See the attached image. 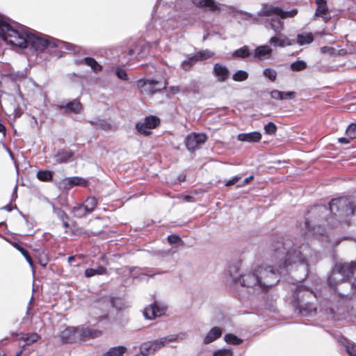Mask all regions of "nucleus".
Returning a JSON list of instances; mask_svg holds the SVG:
<instances>
[{
  "instance_id": "nucleus-42",
  "label": "nucleus",
  "mask_w": 356,
  "mask_h": 356,
  "mask_svg": "<svg viewBox=\"0 0 356 356\" xmlns=\"http://www.w3.org/2000/svg\"><path fill=\"white\" fill-rule=\"evenodd\" d=\"M307 67V63L303 60H297L291 64V69L293 71L299 72Z\"/></svg>"
},
{
  "instance_id": "nucleus-18",
  "label": "nucleus",
  "mask_w": 356,
  "mask_h": 356,
  "mask_svg": "<svg viewBox=\"0 0 356 356\" xmlns=\"http://www.w3.org/2000/svg\"><path fill=\"white\" fill-rule=\"evenodd\" d=\"M60 109H63L65 113H77L81 110L82 106L77 100H73L65 105H58Z\"/></svg>"
},
{
  "instance_id": "nucleus-61",
  "label": "nucleus",
  "mask_w": 356,
  "mask_h": 356,
  "mask_svg": "<svg viewBox=\"0 0 356 356\" xmlns=\"http://www.w3.org/2000/svg\"><path fill=\"white\" fill-rule=\"evenodd\" d=\"M21 114H22V113H21V112L19 111V109H16V110L15 111V116L16 118H19V117H20V116H21Z\"/></svg>"
},
{
  "instance_id": "nucleus-52",
  "label": "nucleus",
  "mask_w": 356,
  "mask_h": 356,
  "mask_svg": "<svg viewBox=\"0 0 356 356\" xmlns=\"http://www.w3.org/2000/svg\"><path fill=\"white\" fill-rule=\"evenodd\" d=\"M270 97L277 100H282V95L281 91L277 90H274L270 92Z\"/></svg>"
},
{
  "instance_id": "nucleus-1",
  "label": "nucleus",
  "mask_w": 356,
  "mask_h": 356,
  "mask_svg": "<svg viewBox=\"0 0 356 356\" xmlns=\"http://www.w3.org/2000/svg\"><path fill=\"white\" fill-rule=\"evenodd\" d=\"M312 259V250L307 244L298 246L290 239L280 238L271 244L268 263L240 274L235 267L230 268L229 273L235 284L259 294L277 284L281 275L293 270H301L304 276L300 279L304 280Z\"/></svg>"
},
{
  "instance_id": "nucleus-16",
  "label": "nucleus",
  "mask_w": 356,
  "mask_h": 356,
  "mask_svg": "<svg viewBox=\"0 0 356 356\" xmlns=\"http://www.w3.org/2000/svg\"><path fill=\"white\" fill-rule=\"evenodd\" d=\"M213 74L219 82H224L228 79L229 72L226 66L216 63L213 66Z\"/></svg>"
},
{
  "instance_id": "nucleus-10",
  "label": "nucleus",
  "mask_w": 356,
  "mask_h": 356,
  "mask_svg": "<svg viewBox=\"0 0 356 356\" xmlns=\"http://www.w3.org/2000/svg\"><path fill=\"white\" fill-rule=\"evenodd\" d=\"M79 327H68L62 330L59 337L63 343L80 341Z\"/></svg>"
},
{
  "instance_id": "nucleus-58",
  "label": "nucleus",
  "mask_w": 356,
  "mask_h": 356,
  "mask_svg": "<svg viewBox=\"0 0 356 356\" xmlns=\"http://www.w3.org/2000/svg\"><path fill=\"white\" fill-rule=\"evenodd\" d=\"M159 24L162 26L163 29H168V27L167 26L165 22L163 21H161L159 20Z\"/></svg>"
},
{
  "instance_id": "nucleus-38",
  "label": "nucleus",
  "mask_w": 356,
  "mask_h": 356,
  "mask_svg": "<svg viewBox=\"0 0 356 356\" xmlns=\"http://www.w3.org/2000/svg\"><path fill=\"white\" fill-rule=\"evenodd\" d=\"M37 252V257L39 264L42 266L45 267L49 262L47 253L44 250H38Z\"/></svg>"
},
{
  "instance_id": "nucleus-19",
  "label": "nucleus",
  "mask_w": 356,
  "mask_h": 356,
  "mask_svg": "<svg viewBox=\"0 0 356 356\" xmlns=\"http://www.w3.org/2000/svg\"><path fill=\"white\" fill-rule=\"evenodd\" d=\"M237 139L243 142L256 143L261 139V134L259 131L239 134Z\"/></svg>"
},
{
  "instance_id": "nucleus-40",
  "label": "nucleus",
  "mask_w": 356,
  "mask_h": 356,
  "mask_svg": "<svg viewBox=\"0 0 356 356\" xmlns=\"http://www.w3.org/2000/svg\"><path fill=\"white\" fill-rule=\"evenodd\" d=\"M234 352L231 348H220L213 351L212 356H233Z\"/></svg>"
},
{
  "instance_id": "nucleus-15",
  "label": "nucleus",
  "mask_w": 356,
  "mask_h": 356,
  "mask_svg": "<svg viewBox=\"0 0 356 356\" xmlns=\"http://www.w3.org/2000/svg\"><path fill=\"white\" fill-rule=\"evenodd\" d=\"M273 53L272 48L267 45H260L254 49V58L259 60H264L269 59Z\"/></svg>"
},
{
  "instance_id": "nucleus-45",
  "label": "nucleus",
  "mask_w": 356,
  "mask_h": 356,
  "mask_svg": "<svg viewBox=\"0 0 356 356\" xmlns=\"http://www.w3.org/2000/svg\"><path fill=\"white\" fill-rule=\"evenodd\" d=\"M346 136L350 139H356V124H350L346 130Z\"/></svg>"
},
{
  "instance_id": "nucleus-4",
  "label": "nucleus",
  "mask_w": 356,
  "mask_h": 356,
  "mask_svg": "<svg viewBox=\"0 0 356 356\" xmlns=\"http://www.w3.org/2000/svg\"><path fill=\"white\" fill-rule=\"evenodd\" d=\"M291 290L293 292V301L296 302V306L299 307L300 313L302 316H312L316 313V308L312 304L305 303L304 305L301 304L305 296L316 298V294L311 288L296 284L291 286Z\"/></svg>"
},
{
  "instance_id": "nucleus-33",
  "label": "nucleus",
  "mask_w": 356,
  "mask_h": 356,
  "mask_svg": "<svg viewBox=\"0 0 356 356\" xmlns=\"http://www.w3.org/2000/svg\"><path fill=\"white\" fill-rule=\"evenodd\" d=\"M37 178L42 181H51L53 178V172L49 170H40L37 172Z\"/></svg>"
},
{
  "instance_id": "nucleus-23",
  "label": "nucleus",
  "mask_w": 356,
  "mask_h": 356,
  "mask_svg": "<svg viewBox=\"0 0 356 356\" xmlns=\"http://www.w3.org/2000/svg\"><path fill=\"white\" fill-rule=\"evenodd\" d=\"M7 77L15 83L21 81L26 77V70L10 72L8 74Z\"/></svg>"
},
{
  "instance_id": "nucleus-6",
  "label": "nucleus",
  "mask_w": 356,
  "mask_h": 356,
  "mask_svg": "<svg viewBox=\"0 0 356 356\" xmlns=\"http://www.w3.org/2000/svg\"><path fill=\"white\" fill-rule=\"evenodd\" d=\"M329 207L330 212L339 218L353 215L355 211L353 202L347 197L333 199L330 201Z\"/></svg>"
},
{
  "instance_id": "nucleus-49",
  "label": "nucleus",
  "mask_w": 356,
  "mask_h": 356,
  "mask_svg": "<svg viewBox=\"0 0 356 356\" xmlns=\"http://www.w3.org/2000/svg\"><path fill=\"white\" fill-rule=\"evenodd\" d=\"M281 95H282V100L288 99H293L296 97V92H292V91H289V92H282L281 91Z\"/></svg>"
},
{
  "instance_id": "nucleus-50",
  "label": "nucleus",
  "mask_w": 356,
  "mask_h": 356,
  "mask_svg": "<svg viewBox=\"0 0 356 356\" xmlns=\"http://www.w3.org/2000/svg\"><path fill=\"white\" fill-rule=\"evenodd\" d=\"M168 241L170 244H176L181 242V238L177 235H170L168 237Z\"/></svg>"
},
{
  "instance_id": "nucleus-21",
  "label": "nucleus",
  "mask_w": 356,
  "mask_h": 356,
  "mask_svg": "<svg viewBox=\"0 0 356 356\" xmlns=\"http://www.w3.org/2000/svg\"><path fill=\"white\" fill-rule=\"evenodd\" d=\"M198 7H207L210 10H216L218 6L213 0H191Z\"/></svg>"
},
{
  "instance_id": "nucleus-20",
  "label": "nucleus",
  "mask_w": 356,
  "mask_h": 356,
  "mask_svg": "<svg viewBox=\"0 0 356 356\" xmlns=\"http://www.w3.org/2000/svg\"><path fill=\"white\" fill-rule=\"evenodd\" d=\"M73 155L74 153L70 149H61L54 156V159L55 162L57 163H67L70 160Z\"/></svg>"
},
{
  "instance_id": "nucleus-28",
  "label": "nucleus",
  "mask_w": 356,
  "mask_h": 356,
  "mask_svg": "<svg viewBox=\"0 0 356 356\" xmlns=\"http://www.w3.org/2000/svg\"><path fill=\"white\" fill-rule=\"evenodd\" d=\"M14 246L22 253V254L25 257L26 260L29 263V266H31L33 273H35V266L33 264V260L29 255V252L22 246L18 245L17 243H15Z\"/></svg>"
},
{
  "instance_id": "nucleus-54",
  "label": "nucleus",
  "mask_w": 356,
  "mask_h": 356,
  "mask_svg": "<svg viewBox=\"0 0 356 356\" xmlns=\"http://www.w3.org/2000/svg\"><path fill=\"white\" fill-rule=\"evenodd\" d=\"M239 179H240V177L236 176V177H234L233 179L227 181V183L225 184V186H232V185L235 184Z\"/></svg>"
},
{
  "instance_id": "nucleus-32",
  "label": "nucleus",
  "mask_w": 356,
  "mask_h": 356,
  "mask_svg": "<svg viewBox=\"0 0 356 356\" xmlns=\"http://www.w3.org/2000/svg\"><path fill=\"white\" fill-rule=\"evenodd\" d=\"M328 12V8L327 3L323 5L317 6V8L315 12V15L316 17H322L325 22L329 19V17H326V15Z\"/></svg>"
},
{
  "instance_id": "nucleus-43",
  "label": "nucleus",
  "mask_w": 356,
  "mask_h": 356,
  "mask_svg": "<svg viewBox=\"0 0 356 356\" xmlns=\"http://www.w3.org/2000/svg\"><path fill=\"white\" fill-rule=\"evenodd\" d=\"M111 69L115 71L118 79L123 81H127L129 79L128 74L125 70L120 67H112Z\"/></svg>"
},
{
  "instance_id": "nucleus-39",
  "label": "nucleus",
  "mask_w": 356,
  "mask_h": 356,
  "mask_svg": "<svg viewBox=\"0 0 356 356\" xmlns=\"http://www.w3.org/2000/svg\"><path fill=\"white\" fill-rule=\"evenodd\" d=\"M248 73L244 70H238L232 75V79L235 81H243L248 78Z\"/></svg>"
},
{
  "instance_id": "nucleus-35",
  "label": "nucleus",
  "mask_w": 356,
  "mask_h": 356,
  "mask_svg": "<svg viewBox=\"0 0 356 356\" xmlns=\"http://www.w3.org/2000/svg\"><path fill=\"white\" fill-rule=\"evenodd\" d=\"M159 119L156 116L147 117L144 121V124H145L149 130L155 128L159 124Z\"/></svg>"
},
{
  "instance_id": "nucleus-31",
  "label": "nucleus",
  "mask_w": 356,
  "mask_h": 356,
  "mask_svg": "<svg viewBox=\"0 0 356 356\" xmlns=\"http://www.w3.org/2000/svg\"><path fill=\"white\" fill-rule=\"evenodd\" d=\"M214 56V53L209 49L201 50L195 54V56L198 61L205 60Z\"/></svg>"
},
{
  "instance_id": "nucleus-62",
  "label": "nucleus",
  "mask_w": 356,
  "mask_h": 356,
  "mask_svg": "<svg viewBox=\"0 0 356 356\" xmlns=\"http://www.w3.org/2000/svg\"><path fill=\"white\" fill-rule=\"evenodd\" d=\"M115 300H116L115 299H112V300L109 299L108 301V304L112 305L113 307H115Z\"/></svg>"
},
{
  "instance_id": "nucleus-3",
  "label": "nucleus",
  "mask_w": 356,
  "mask_h": 356,
  "mask_svg": "<svg viewBox=\"0 0 356 356\" xmlns=\"http://www.w3.org/2000/svg\"><path fill=\"white\" fill-rule=\"evenodd\" d=\"M296 14V10L285 12L279 7L268 3H263L261 8L256 15L247 13H245V17L247 19L252 21H257L258 17H266V27L272 29L275 33H280L284 29L282 19L286 17H292Z\"/></svg>"
},
{
  "instance_id": "nucleus-36",
  "label": "nucleus",
  "mask_w": 356,
  "mask_h": 356,
  "mask_svg": "<svg viewBox=\"0 0 356 356\" xmlns=\"http://www.w3.org/2000/svg\"><path fill=\"white\" fill-rule=\"evenodd\" d=\"M224 340L226 343L233 345H239L242 343L243 340L233 334H227L224 336Z\"/></svg>"
},
{
  "instance_id": "nucleus-8",
  "label": "nucleus",
  "mask_w": 356,
  "mask_h": 356,
  "mask_svg": "<svg viewBox=\"0 0 356 356\" xmlns=\"http://www.w3.org/2000/svg\"><path fill=\"white\" fill-rule=\"evenodd\" d=\"M166 309L167 307L165 305L154 302L144 309L143 316L146 319L153 320L163 316Z\"/></svg>"
},
{
  "instance_id": "nucleus-41",
  "label": "nucleus",
  "mask_w": 356,
  "mask_h": 356,
  "mask_svg": "<svg viewBox=\"0 0 356 356\" xmlns=\"http://www.w3.org/2000/svg\"><path fill=\"white\" fill-rule=\"evenodd\" d=\"M140 351L143 356H147L149 354L154 353L149 341L142 343L140 348Z\"/></svg>"
},
{
  "instance_id": "nucleus-22",
  "label": "nucleus",
  "mask_w": 356,
  "mask_h": 356,
  "mask_svg": "<svg viewBox=\"0 0 356 356\" xmlns=\"http://www.w3.org/2000/svg\"><path fill=\"white\" fill-rule=\"evenodd\" d=\"M314 40V36L312 33H303L298 34L296 43L299 45L309 44Z\"/></svg>"
},
{
  "instance_id": "nucleus-47",
  "label": "nucleus",
  "mask_w": 356,
  "mask_h": 356,
  "mask_svg": "<svg viewBox=\"0 0 356 356\" xmlns=\"http://www.w3.org/2000/svg\"><path fill=\"white\" fill-rule=\"evenodd\" d=\"M136 129L138 132L143 134L144 135H149L151 134V131L149 128L144 124V122H138L136 124Z\"/></svg>"
},
{
  "instance_id": "nucleus-51",
  "label": "nucleus",
  "mask_w": 356,
  "mask_h": 356,
  "mask_svg": "<svg viewBox=\"0 0 356 356\" xmlns=\"http://www.w3.org/2000/svg\"><path fill=\"white\" fill-rule=\"evenodd\" d=\"M305 226H306V228L307 229V232H313V234L314 235H318V234H323V233H320L318 232V229L320 228H316V227H314L312 229L310 228V225H309V222H305Z\"/></svg>"
},
{
  "instance_id": "nucleus-37",
  "label": "nucleus",
  "mask_w": 356,
  "mask_h": 356,
  "mask_svg": "<svg viewBox=\"0 0 356 356\" xmlns=\"http://www.w3.org/2000/svg\"><path fill=\"white\" fill-rule=\"evenodd\" d=\"M197 62L195 55L184 60L181 63V67L184 70H189Z\"/></svg>"
},
{
  "instance_id": "nucleus-25",
  "label": "nucleus",
  "mask_w": 356,
  "mask_h": 356,
  "mask_svg": "<svg viewBox=\"0 0 356 356\" xmlns=\"http://www.w3.org/2000/svg\"><path fill=\"white\" fill-rule=\"evenodd\" d=\"M340 342L345 346L346 350L349 356H356V345L348 341L346 338H341Z\"/></svg>"
},
{
  "instance_id": "nucleus-55",
  "label": "nucleus",
  "mask_w": 356,
  "mask_h": 356,
  "mask_svg": "<svg viewBox=\"0 0 356 356\" xmlns=\"http://www.w3.org/2000/svg\"><path fill=\"white\" fill-rule=\"evenodd\" d=\"M350 138H349L347 136L346 137H341L338 138L339 143L341 144H348L350 142Z\"/></svg>"
},
{
  "instance_id": "nucleus-2",
  "label": "nucleus",
  "mask_w": 356,
  "mask_h": 356,
  "mask_svg": "<svg viewBox=\"0 0 356 356\" xmlns=\"http://www.w3.org/2000/svg\"><path fill=\"white\" fill-rule=\"evenodd\" d=\"M0 37L8 44L19 48L31 47L38 53L55 54L74 51L73 44L30 30L0 14Z\"/></svg>"
},
{
  "instance_id": "nucleus-9",
  "label": "nucleus",
  "mask_w": 356,
  "mask_h": 356,
  "mask_svg": "<svg viewBox=\"0 0 356 356\" xmlns=\"http://www.w3.org/2000/svg\"><path fill=\"white\" fill-rule=\"evenodd\" d=\"M207 140V137L204 134L192 133L185 138V144L189 151L193 152L204 144Z\"/></svg>"
},
{
  "instance_id": "nucleus-59",
  "label": "nucleus",
  "mask_w": 356,
  "mask_h": 356,
  "mask_svg": "<svg viewBox=\"0 0 356 356\" xmlns=\"http://www.w3.org/2000/svg\"><path fill=\"white\" fill-rule=\"evenodd\" d=\"M32 303V299H31V300L29 301V305L27 307V309H26V315H29V312L31 311V305Z\"/></svg>"
},
{
  "instance_id": "nucleus-27",
  "label": "nucleus",
  "mask_w": 356,
  "mask_h": 356,
  "mask_svg": "<svg viewBox=\"0 0 356 356\" xmlns=\"http://www.w3.org/2000/svg\"><path fill=\"white\" fill-rule=\"evenodd\" d=\"M89 213H92L97 205V200L95 197H88L83 203Z\"/></svg>"
},
{
  "instance_id": "nucleus-17",
  "label": "nucleus",
  "mask_w": 356,
  "mask_h": 356,
  "mask_svg": "<svg viewBox=\"0 0 356 356\" xmlns=\"http://www.w3.org/2000/svg\"><path fill=\"white\" fill-rule=\"evenodd\" d=\"M101 331L90 328L88 327H79L80 341L88 340L98 337L101 335Z\"/></svg>"
},
{
  "instance_id": "nucleus-30",
  "label": "nucleus",
  "mask_w": 356,
  "mask_h": 356,
  "mask_svg": "<svg viewBox=\"0 0 356 356\" xmlns=\"http://www.w3.org/2000/svg\"><path fill=\"white\" fill-rule=\"evenodd\" d=\"M106 268L103 266H99L97 268H87L85 270V276L91 277L95 275H103L106 273Z\"/></svg>"
},
{
  "instance_id": "nucleus-56",
  "label": "nucleus",
  "mask_w": 356,
  "mask_h": 356,
  "mask_svg": "<svg viewBox=\"0 0 356 356\" xmlns=\"http://www.w3.org/2000/svg\"><path fill=\"white\" fill-rule=\"evenodd\" d=\"M180 88L179 86H170V91L173 94H177L180 92Z\"/></svg>"
},
{
  "instance_id": "nucleus-12",
  "label": "nucleus",
  "mask_w": 356,
  "mask_h": 356,
  "mask_svg": "<svg viewBox=\"0 0 356 356\" xmlns=\"http://www.w3.org/2000/svg\"><path fill=\"white\" fill-rule=\"evenodd\" d=\"M268 42L275 47H285L294 44L295 40L289 39L286 35L280 33H275V35L271 37Z\"/></svg>"
},
{
  "instance_id": "nucleus-48",
  "label": "nucleus",
  "mask_w": 356,
  "mask_h": 356,
  "mask_svg": "<svg viewBox=\"0 0 356 356\" xmlns=\"http://www.w3.org/2000/svg\"><path fill=\"white\" fill-rule=\"evenodd\" d=\"M40 338V336L37 333H31L30 334H27L25 340L27 344H30L37 341Z\"/></svg>"
},
{
  "instance_id": "nucleus-44",
  "label": "nucleus",
  "mask_w": 356,
  "mask_h": 356,
  "mask_svg": "<svg viewBox=\"0 0 356 356\" xmlns=\"http://www.w3.org/2000/svg\"><path fill=\"white\" fill-rule=\"evenodd\" d=\"M264 76L270 80L275 81L277 78V72L272 68H266L263 71Z\"/></svg>"
},
{
  "instance_id": "nucleus-64",
  "label": "nucleus",
  "mask_w": 356,
  "mask_h": 356,
  "mask_svg": "<svg viewBox=\"0 0 356 356\" xmlns=\"http://www.w3.org/2000/svg\"><path fill=\"white\" fill-rule=\"evenodd\" d=\"M351 288L353 290H355L356 289V282H354L351 284Z\"/></svg>"
},
{
  "instance_id": "nucleus-57",
  "label": "nucleus",
  "mask_w": 356,
  "mask_h": 356,
  "mask_svg": "<svg viewBox=\"0 0 356 356\" xmlns=\"http://www.w3.org/2000/svg\"><path fill=\"white\" fill-rule=\"evenodd\" d=\"M316 1V3L317 4V6L318 5H323V4H326L327 3V1L326 0H315Z\"/></svg>"
},
{
  "instance_id": "nucleus-7",
  "label": "nucleus",
  "mask_w": 356,
  "mask_h": 356,
  "mask_svg": "<svg viewBox=\"0 0 356 356\" xmlns=\"http://www.w3.org/2000/svg\"><path fill=\"white\" fill-rule=\"evenodd\" d=\"M137 86L141 92L151 95L165 88V84L154 79H140L137 81Z\"/></svg>"
},
{
  "instance_id": "nucleus-24",
  "label": "nucleus",
  "mask_w": 356,
  "mask_h": 356,
  "mask_svg": "<svg viewBox=\"0 0 356 356\" xmlns=\"http://www.w3.org/2000/svg\"><path fill=\"white\" fill-rule=\"evenodd\" d=\"M86 65L89 66L91 70L97 73L102 70V66L99 64L93 58L91 57H86L83 61Z\"/></svg>"
},
{
  "instance_id": "nucleus-29",
  "label": "nucleus",
  "mask_w": 356,
  "mask_h": 356,
  "mask_svg": "<svg viewBox=\"0 0 356 356\" xmlns=\"http://www.w3.org/2000/svg\"><path fill=\"white\" fill-rule=\"evenodd\" d=\"M250 56V51L247 46L238 49L232 53V56L235 58H246Z\"/></svg>"
},
{
  "instance_id": "nucleus-26",
  "label": "nucleus",
  "mask_w": 356,
  "mask_h": 356,
  "mask_svg": "<svg viewBox=\"0 0 356 356\" xmlns=\"http://www.w3.org/2000/svg\"><path fill=\"white\" fill-rule=\"evenodd\" d=\"M72 212L76 218H82L89 213L83 204H79L74 206Z\"/></svg>"
},
{
  "instance_id": "nucleus-53",
  "label": "nucleus",
  "mask_w": 356,
  "mask_h": 356,
  "mask_svg": "<svg viewBox=\"0 0 356 356\" xmlns=\"http://www.w3.org/2000/svg\"><path fill=\"white\" fill-rule=\"evenodd\" d=\"M165 9V6H160V5H158L156 6V14H158V17L159 18H164L165 17V15H162V12L163 10Z\"/></svg>"
},
{
  "instance_id": "nucleus-34",
  "label": "nucleus",
  "mask_w": 356,
  "mask_h": 356,
  "mask_svg": "<svg viewBox=\"0 0 356 356\" xmlns=\"http://www.w3.org/2000/svg\"><path fill=\"white\" fill-rule=\"evenodd\" d=\"M125 350L126 348L123 346L113 347L105 354V356H123Z\"/></svg>"
},
{
  "instance_id": "nucleus-63",
  "label": "nucleus",
  "mask_w": 356,
  "mask_h": 356,
  "mask_svg": "<svg viewBox=\"0 0 356 356\" xmlns=\"http://www.w3.org/2000/svg\"><path fill=\"white\" fill-rule=\"evenodd\" d=\"M253 179V177L252 176H250L249 177H247L245 180H244V184H246L248 183H249V181L250 180H252Z\"/></svg>"
},
{
  "instance_id": "nucleus-14",
  "label": "nucleus",
  "mask_w": 356,
  "mask_h": 356,
  "mask_svg": "<svg viewBox=\"0 0 356 356\" xmlns=\"http://www.w3.org/2000/svg\"><path fill=\"white\" fill-rule=\"evenodd\" d=\"M86 184L87 181L83 178L79 177H72L62 179L58 183V186L60 188L68 190L74 186H86Z\"/></svg>"
},
{
  "instance_id": "nucleus-11",
  "label": "nucleus",
  "mask_w": 356,
  "mask_h": 356,
  "mask_svg": "<svg viewBox=\"0 0 356 356\" xmlns=\"http://www.w3.org/2000/svg\"><path fill=\"white\" fill-rule=\"evenodd\" d=\"M185 334H181L180 335L170 334L154 341H150L149 343L152 346L153 353H155L156 350L161 349L165 345L171 342L177 341L179 338L183 339L185 338Z\"/></svg>"
},
{
  "instance_id": "nucleus-13",
  "label": "nucleus",
  "mask_w": 356,
  "mask_h": 356,
  "mask_svg": "<svg viewBox=\"0 0 356 356\" xmlns=\"http://www.w3.org/2000/svg\"><path fill=\"white\" fill-rule=\"evenodd\" d=\"M223 333V329L218 326L212 327L203 337L202 343L209 345L218 339H220Z\"/></svg>"
},
{
  "instance_id": "nucleus-46",
  "label": "nucleus",
  "mask_w": 356,
  "mask_h": 356,
  "mask_svg": "<svg viewBox=\"0 0 356 356\" xmlns=\"http://www.w3.org/2000/svg\"><path fill=\"white\" fill-rule=\"evenodd\" d=\"M264 131L266 134L273 135L277 131V127L273 122H268L264 126Z\"/></svg>"
},
{
  "instance_id": "nucleus-5",
  "label": "nucleus",
  "mask_w": 356,
  "mask_h": 356,
  "mask_svg": "<svg viewBox=\"0 0 356 356\" xmlns=\"http://www.w3.org/2000/svg\"><path fill=\"white\" fill-rule=\"evenodd\" d=\"M356 270V261L350 264L337 263L333 268L331 275L328 277L329 285L334 289L336 285L345 279L352 276Z\"/></svg>"
},
{
  "instance_id": "nucleus-60",
  "label": "nucleus",
  "mask_w": 356,
  "mask_h": 356,
  "mask_svg": "<svg viewBox=\"0 0 356 356\" xmlns=\"http://www.w3.org/2000/svg\"><path fill=\"white\" fill-rule=\"evenodd\" d=\"M0 132L1 133H3V134H5L6 132V127L3 124H1L0 123Z\"/></svg>"
}]
</instances>
